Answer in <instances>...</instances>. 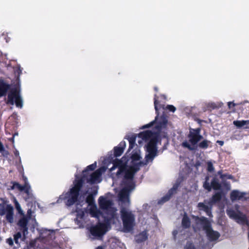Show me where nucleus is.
Masks as SVG:
<instances>
[{"instance_id":"a878e982","label":"nucleus","mask_w":249,"mask_h":249,"mask_svg":"<svg viewBox=\"0 0 249 249\" xmlns=\"http://www.w3.org/2000/svg\"><path fill=\"white\" fill-rule=\"evenodd\" d=\"M97 191H95L92 194H89L87 196L86 199V202L88 204L89 206H95L94 195H95Z\"/></svg>"},{"instance_id":"79ce46f5","label":"nucleus","mask_w":249,"mask_h":249,"mask_svg":"<svg viewBox=\"0 0 249 249\" xmlns=\"http://www.w3.org/2000/svg\"><path fill=\"white\" fill-rule=\"evenodd\" d=\"M214 167L211 162H208L207 163V171L210 172H213L214 171Z\"/></svg>"},{"instance_id":"412c9836","label":"nucleus","mask_w":249,"mask_h":249,"mask_svg":"<svg viewBox=\"0 0 249 249\" xmlns=\"http://www.w3.org/2000/svg\"><path fill=\"white\" fill-rule=\"evenodd\" d=\"M148 234L146 230H144L136 236L135 240L137 243H141L148 239Z\"/></svg>"},{"instance_id":"3c124183","label":"nucleus","mask_w":249,"mask_h":249,"mask_svg":"<svg viewBox=\"0 0 249 249\" xmlns=\"http://www.w3.org/2000/svg\"><path fill=\"white\" fill-rule=\"evenodd\" d=\"M116 168H117L116 166H114V165L113 164V166L110 168V171H112L113 170H114Z\"/></svg>"},{"instance_id":"ea45409f","label":"nucleus","mask_w":249,"mask_h":249,"mask_svg":"<svg viewBox=\"0 0 249 249\" xmlns=\"http://www.w3.org/2000/svg\"><path fill=\"white\" fill-rule=\"evenodd\" d=\"M22 234L20 232H18L14 235V240L16 244L18 243V239L21 237Z\"/></svg>"},{"instance_id":"72a5a7b5","label":"nucleus","mask_w":249,"mask_h":249,"mask_svg":"<svg viewBox=\"0 0 249 249\" xmlns=\"http://www.w3.org/2000/svg\"><path fill=\"white\" fill-rule=\"evenodd\" d=\"M13 202L15 204V208L17 210L18 213L20 215H24V213L21 208L20 205L15 197H14L13 198Z\"/></svg>"},{"instance_id":"f8f14e48","label":"nucleus","mask_w":249,"mask_h":249,"mask_svg":"<svg viewBox=\"0 0 249 249\" xmlns=\"http://www.w3.org/2000/svg\"><path fill=\"white\" fill-rule=\"evenodd\" d=\"M181 181V180H177L174 184L172 188L168 191L167 194L161 198L159 203H163L168 201L174 194H176L177 190L180 185Z\"/></svg>"},{"instance_id":"2f4dec72","label":"nucleus","mask_w":249,"mask_h":249,"mask_svg":"<svg viewBox=\"0 0 249 249\" xmlns=\"http://www.w3.org/2000/svg\"><path fill=\"white\" fill-rule=\"evenodd\" d=\"M233 124L238 128H241L243 126L249 124V120L234 121Z\"/></svg>"},{"instance_id":"9d476101","label":"nucleus","mask_w":249,"mask_h":249,"mask_svg":"<svg viewBox=\"0 0 249 249\" xmlns=\"http://www.w3.org/2000/svg\"><path fill=\"white\" fill-rule=\"evenodd\" d=\"M107 225L102 223H99L94 226H92L90 229V232L92 235L95 237H101L107 231Z\"/></svg>"},{"instance_id":"a211bd4d","label":"nucleus","mask_w":249,"mask_h":249,"mask_svg":"<svg viewBox=\"0 0 249 249\" xmlns=\"http://www.w3.org/2000/svg\"><path fill=\"white\" fill-rule=\"evenodd\" d=\"M125 146L126 143L125 141H123L120 142L118 146L114 147L113 148V157H118L121 156L124 152Z\"/></svg>"},{"instance_id":"e433bc0d","label":"nucleus","mask_w":249,"mask_h":249,"mask_svg":"<svg viewBox=\"0 0 249 249\" xmlns=\"http://www.w3.org/2000/svg\"><path fill=\"white\" fill-rule=\"evenodd\" d=\"M141 158L140 154L137 152L132 153L131 156V159L132 161H138L141 159Z\"/></svg>"},{"instance_id":"7ed1b4c3","label":"nucleus","mask_w":249,"mask_h":249,"mask_svg":"<svg viewBox=\"0 0 249 249\" xmlns=\"http://www.w3.org/2000/svg\"><path fill=\"white\" fill-rule=\"evenodd\" d=\"M73 186L70 188L69 191L60 196V198L65 201L67 206H71L79 201L80 192L84 185L81 179H75L73 181Z\"/></svg>"},{"instance_id":"4468645a","label":"nucleus","mask_w":249,"mask_h":249,"mask_svg":"<svg viewBox=\"0 0 249 249\" xmlns=\"http://www.w3.org/2000/svg\"><path fill=\"white\" fill-rule=\"evenodd\" d=\"M28 220L26 217L23 216L18 220V225L20 227V230L22 231L24 238H26V235L28 234Z\"/></svg>"},{"instance_id":"b1692460","label":"nucleus","mask_w":249,"mask_h":249,"mask_svg":"<svg viewBox=\"0 0 249 249\" xmlns=\"http://www.w3.org/2000/svg\"><path fill=\"white\" fill-rule=\"evenodd\" d=\"M222 192H219L215 193L212 196L210 200L209 204H212L216 203L219 202L222 198Z\"/></svg>"},{"instance_id":"6e6d98bb","label":"nucleus","mask_w":249,"mask_h":249,"mask_svg":"<svg viewBox=\"0 0 249 249\" xmlns=\"http://www.w3.org/2000/svg\"><path fill=\"white\" fill-rule=\"evenodd\" d=\"M138 142L140 144L141 143V141H139Z\"/></svg>"},{"instance_id":"20e7f679","label":"nucleus","mask_w":249,"mask_h":249,"mask_svg":"<svg viewBox=\"0 0 249 249\" xmlns=\"http://www.w3.org/2000/svg\"><path fill=\"white\" fill-rule=\"evenodd\" d=\"M200 128H191L188 135L189 142L187 141H184L181 143L182 146L190 151L196 150L198 142L203 139V136L200 134Z\"/></svg>"},{"instance_id":"423d86ee","label":"nucleus","mask_w":249,"mask_h":249,"mask_svg":"<svg viewBox=\"0 0 249 249\" xmlns=\"http://www.w3.org/2000/svg\"><path fill=\"white\" fill-rule=\"evenodd\" d=\"M8 103L13 105L14 104L18 107L21 108L23 106V101L20 95V92L17 89H13L8 94Z\"/></svg>"},{"instance_id":"a19ab883","label":"nucleus","mask_w":249,"mask_h":249,"mask_svg":"<svg viewBox=\"0 0 249 249\" xmlns=\"http://www.w3.org/2000/svg\"><path fill=\"white\" fill-rule=\"evenodd\" d=\"M185 249H196V248L193 243L187 242L185 247Z\"/></svg>"},{"instance_id":"5701e85b","label":"nucleus","mask_w":249,"mask_h":249,"mask_svg":"<svg viewBox=\"0 0 249 249\" xmlns=\"http://www.w3.org/2000/svg\"><path fill=\"white\" fill-rule=\"evenodd\" d=\"M198 219L200 222V224L202 225L203 229L205 231V232L209 230V229H210L211 228H212L211 223L206 217H198Z\"/></svg>"},{"instance_id":"4be33fe9","label":"nucleus","mask_w":249,"mask_h":249,"mask_svg":"<svg viewBox=\"0 0 249 249\" xmlns=\"http://www.w3.org/2000/svg\"><path fill=\"white\" fill-rule=\"evenodd\" d=\"M198 219L200 222V224L202 225L203 229L205 231V232L209 230V229H210L211 228H212L211 223L206 217H198Z\"/></svg>"},{"instance_id":"cd10ccee","label":"nucleus","mask_w":249,"mask_h":249,"mask_svg":"<svg viewBox=\"0 0 249 249\" xmlns=\"http://www.w3.org/2000/svg\"><path fill=\"white\" fill-rule=\"evenodd\" d=\"M182 227L184 229H188L190 227L191 220L187 215H184L181 222Z\"/></svg>"},{"instance_id":"c9c22d12","label":"nucleus","mask_w":249,"mask_h":249,"mask_svg":"<svg viewBox=\"0 0 249 249\" xmlns=\"http://www.w3.org/2000/svg\"><path fill=\"white\" fill-rule=\"evenodd\" d=\"M0 153H1L3 156L7 157L9 154V152L5 150L2 143L0 141Z\"/></svg>"},{"instance_id":"c03bdc74","label":"nucleus","mask_w":249,"mask_h":249,"mask_svg":"<svg viewBox=\"0 0 249 249\" xmlns=\"http://www.w3.org/2000/svg\"><path fill=\"white\" fill-rule=\"evenodd\" d=\"M204 212L206 213L207 215L210 216L212 215L211 208L209 207L207 208V210H204Z\"/></svg>"},{"instance_id":"8fccbe9b","label":"nucleus","mask_w":249,"mask_h":249,"mask_svg":"<svg viewBox=\"0 0 249 249\" xmlns=\"http://www.w3.org/2000/svg\"><path fill=\"white\" fill-rule=\"evenodd\" d=\"M14 154L16 157H18L19 156V152L17 150H16L14 152Z\"/></svg>"},{"instance_id":"473e14b6","label":"nucleus","mask_w":249,"mask_h":249,"mask_svg":"<svg viewBox=\"0 0 249 249\" xmlns=\"http://www.w3.org/2000/svg\"><path fill=\"white\" fill-rule=\"evenodd\" d=\"M143 164V162L140 161L134 163L133 165L130 166L129 168L135 174L140 170V167Z\"/></svg>"},{"instance_id":"aec40b11","label":"nucleus","mask_w":249,"mask_h":249,"mask_svg":"<svg viewBox=\"0 0 249 249\" xmlns=\"http://www.w3.org/2000/svg\"><path fill=\"white\" fill-rule=\"evenodd\" d=\"M10 86L2 79H0V97L6 95Z\"/></svg>"},{"instance_id":"49530a36","label":"nucleus","mask_w":249,"mask_h":249,"mask_svg":"<svg viewBox=\"0 0 249 249\" xmlns=\"http://www.w3.org/2000/svg\"><path fill=\"white\" fill-rule=\"evenodd\" d=\"M235 106V104L233 102H230L228 103V107L230 108L232 107H234Z\"/></svg>"},{"instance_id":"58836bf2","label":"nucleus","mask_w":249,"mask_h":249,"mask_svg":"<svg viewBox=\"0 0 249 249\" xmlns=\"http://www.w3.org/2000/svg\"><path fill=\"white\" fill-rule=\"evenodd\" d=\"M197 207L198 208L199 210H201V211H204V210H207V208H208L209 206H208L207 205L204 204L202 202H199L197 204Z\"/></svg>"},{"instance_id":"f257e3e1","label":"nucleus","mask_w":249,"mask_h":249,"mask_svg":"<svg viewBox=\"0 0 249 249\" xmlns=\"http://www.w3.org/2000/svg\"><path fill=\"white\" fill-rule=\"evenodd\" d=\"M123 174L124 176L122 180V184L124 186L119 193V196L121 199L128 197L130 192L135 187V183L134 181L135 174L129 168H127L126 166L121 167L116 173V175L118 177Z\"/></svg>"},{"instance_id":"c85d7f7f","label":"nucleus","mask_w":249,"mask_h":249,"mask_svg":"<svg viewBox=\"0 0 249 249\" xmlns=\"http://www.w3.org/2000/svg\"><path fill=\"white\" fill-rule=\"evenodd\" d=\"M212 189L214 190H217L221 189V184L219 182V180L216 178L214 177L211 181Z\"/></svg>"},{"instance_id":"a18cd8bd","label":"nucleus","mask_w":249,"mask_h":249,"mask_svg":"<svg viewBox=\"0 0 249 249\" xmlns=\"http://www.w3.org/2000/svg\"><path fill=\"white\" fill-rule=\"evenodd\" d=\"M0 200L2 201V204L4 205H5V204H7L9 202L6 199L4 198H0Z\"/></svg>"},{"instance_id":"1a4fd4ad","label":"nucleus","mask_w":249,"mask_h":249,"mask_svg":"<svg viewBox=\"0 0 249 249\" xmlns=\"http://www.w3.org/2000/svg\"><path fill=\"white\" fill-rule=\"evenodd\" d=\"M104 171V168L100 167L92 173L91 174L89 175V176H87V178H85L84 179V184L86 181L87 183H89L90 184L100 182L101 180L100 178L101 175Z\"/></svg>"},{"instance_id":"864d4df0","label":"nucleus","mask_w":249,"mask_h":249,"mask_svg":"<svg viewBox=\"0 0 249 249\" xmlns=\"http://www.w3.org/2000/svg\"><path fill=\"white\" fill-rule=\"evenodd\" d=\"M97 249H103L102 247H98Z\"/></svg>"},{"instance_id":"f704fd0d","label":"nucleus","mask_w":249,"mask_h":249,"mask_svg":"<svg viewBox=\"0 0 249 249\" xmlns=\"http://www.w3.org/2000/svg\"><path fill=\"white\" fill-rule=\"evenodd\" d=\"M209 177L208 176L206 177L205 180L203 182V188L207 190L208 192H210L212 190V186L211 183L210 184L209 182Z\"/></svg>"},{"instance_id":"9b49d317","label":"nucleus","mask_w":249,"mask_h":249,"mask_svg":"<svg viewBox=\"0 0 249 249\" xmlns=\"http://www.w3.org/2000/svg\"><path fill=\"white\" fill-rule=\"evenodd\" d=\"M158 96L157 95V94H155L154 95V102L156 113L157 114V116L155 118V119L154 121L150 122V123L142 126V128L145 129V128H149V127H151V126H152L154 125V124L156 122H157V120L158 116L159 115V109H160V108L164 109L165 108V107H164L165 106L164 105H161V104H159V102L158 100Z\"/></svg>"},{"instance_id":"7c9ffc66","label":"nucleus","mask_w":249,"mask_h":249,"mask_svg":"<svg viewBox=\"0 0 249 249\" xmlns=\"http://www.w3.org/2000/svg\"><path fill=\"white\" fill-rule=\"evenodd\" d=\"M211 142L207 140H204L197 144V147H198L201 149H207L209 147Z\"/></svg>"},{"instance_id":"5fc2aeb1","label":"nucleus","mask_w":249,"mask_h":249,"mask_svg":"<svg viewBox=\"0 0 249 249\" xmlns=\"http://www.w3.org/2000/svg\"><path fill=\"white\" fill-rule=\"evenodd\" d=\"M161 96L164 98V99H165L166 98V97L164 95H162Z\"/></svg>"},{"instance_id":"4c0bfd02","label":"nucleus","mask_w":249,"mask_h":249,"mask_svg":"<svg viewBox=\"0 0 249 249\" xmlns=\"http://www.w3.org/2000/svg\"><path fill=\"white\" fill-rule=\"evenodd\" d=\"M90 213L93 217H98V215L101 213L100 211L97 210L95 206V208L91 209Z\"/></svg>"},{"instance_id":"ddd939ff","label":"nucleus","mask_w":249,"mask_h":249,"mask_svg":"<svg viewBox=\"0 0 249 249\" xmlns=\"http://www.w3.org/2000/svg\"><path fill=\"white\" fill-rule=\"evenodd\" d=\"M24 180L25 183L24 185H21L19 183L15 181L11 182V183L12 184V186L11 187V189L13 190L17 189L18 191L20 192L24 191L27 195H29L31 187L27 182V178H26Z\"/></svg>"},{"instance_id":"dca6fc26","label":"nucleus","mask_w":249,"mask_h":249,"mask_svg":"<svg viewBox=\"0 0 249 249\" xmlns=\"http://www.w3.org/2000/svg\"><path fill=\"white\" fill-rule=\"evenodd\" d=\"M98 203L100 208L103 210H108L112 205V203L111 200L107 199V198L103 196L99 197Z\"/></svg>"},{"instance_id":"09e8293b","label":"nucleus","mask_w":249,"mask_h":249,"mask_svg":"<svg viewBox=\"0 0 249 249\" xmlns=\"http://www.w3.org/2000/svg\"><path fill=\"white\" fill-rule=\"evenodd\" d=\"M216 142L221 146H223L224 144V142L222 141L218 140Z\"/></svg>"},{"instance_id":"603ef678","label":"nucleus","mask_w":249,"mask_h":249,"mask_svg":"<svg viewBox=\"0 0 249 249\" xmlns=\"http://www.w3.org/2000/svg\"><path fill=\"white\" fill-rule=\"evenodd\" d=\"M155 91L158 92V88L157 87H155L154 88Z\"/></svg>"},{"instance_id":"6e6552de","label":"nucleus","mask_w":249,"mask_h":249,"mask_svg":"<svg viewBox=\"0 0 249 249\" xmlns=\"http://www.w3.org/2000/svg\"><path fill=\"white\" fill-rule=\"evenodd\" d=\"M5 215V218L7 222L12 224L14 222V208L11 204L6 206L0 204V215Z\"/></svg>"},{"instance_id":"39448f33","label":"nucleus","mask_w":249,"mask_h":249,"mask_svg":"<svg viewBox=\"0 0 249 249\" xmlns=\"http://www.w3.org/2000/svg\"><path fill=\"white\" fill-rule=\"evenodd\" d=\"M121 217L123 221L124 230L129 232L133 229L135 222V216L131 212L122 208L120 211Z\"/></svg>"},{"instance_id":"6ab92c4d","label":"nucleus","mask_w":249,"mask_h":249,"mask_svg":"<svg viewBox=\"0 0 249 249\" xmlns=\"http://www.w3.org/2000/svg\"><path fill=\"white\" fill-rule=\"evenodd\" d=\"M206 235L210 241L217 240L220 236V234L217 231L213 230L212 228L206 231Z\"/></svg>"},{"instance_id":"393cba45","label":"nucleus","mask_w":249,"mask_h":249,"mask_svg":"<svg viewBox=\"0 0 249 249\" xmlns=\"http://www.w3.org/2000/svg\"><path fill=\"white\" fill-rule=\"evenodd\" d=\"M167 123V120L164 116H161L160 120L157 122V125L156 127L159 129H161L162 128L165 127Z\"/></svg>"},{"instance_id":"bb28decb","label":"nucleus","mask_w":249,"mask_h":249,"mask_svg":"<svg viewBox=\"0 0 249 249\" xmlns=\"http://www.w3.org/2000/svg\"><path fill=\"white\" fill-rule=\"evenodd\" d=\"M108 158L109 159H110L109 160L110 161H112L114 166H116L118 168V170H119L121 167L126 166V165L123 164V162L121 160H118L117 159L113 160V159L114 157H112V155H110Z\"/></svg>"},{"instance_id":"2eb2a0df","label":"nucleus","mask_w":249,"mask_h":249,"mask_svg":"<svg viewBox=\"0 0 249 249\" xmlns=\"http://www.w3.org/2000/svg\"><path fill=\"white\" fill-rule=\"evenodd\" d=\"M246 194L245 192H240L238 190H234L231 192L230 198L232 202L237 200H247L248 198L245 197Z\"/></svg>"},{"instance_id":"de8ad7c7","label":"nucleus","mask_w":249,"mask_h":249,"mask_svg":"<svg viewBox=\"0 0 249 249\" xmlns=\"http://www.w3.org/2000/svg\"><path fill=\"white\" fill-rule=\"evenodd\" d=\"M7 243L11 246L13 245V241L11 238H9L7 239Z\"/></svg>"},{"instance_id":"37998d69","label":"nucleus","mask_w":249,"mask_h":249,"mask_svg":"<svg viewBox=\"0 0 249 249\" xmlns=\"http://www.w3.org/2000/svg\"><path fill=\"white\" fill-rule=\"evenodd\" d=\"M165 108L172 112H174L176 110V108L173 105H167Z\"/></svg>"},{"instance_id":"f03ea898","label":"nucleus","mask_w":249,"mask_h":249,"mask_svg":"<svg viewBox=\"0 0 249 249\" xmlns=\"http://www.w3.org/2000/svg\"><path fill=\"white\" fill-rule=\"evenodd\" d=\"M138 137L145 141L149 140V142L146 145V152L148 154L145 157V164H146L149 162H152L155 157L158 155V153L157 146V137L154 136V133L150 130L140 132L138 134Z\"/></svg>"},{"instance_id":"c756f323","label":"nucleus","mask_w":249,"mask_h":249,"mask_svg":"<svg viewBox=\"0 0 249 249\" xmlns=\"http://www.w3.org/2000/svg\"><path fill=\"white\" fill-rule=\"evenodd\" d=\"M136 136L135 135H133L130 137H128L127 140L129 142V148L127 151V153L130 151L133 147L135 146L136 143Z\"/></svg>"},{"instance_id":"0eeeda50","label":"nucleus","mask_w":249,"mask_h":249,"mask_svg":"<svg viewBox=\"0 0 249 249\" xmlns=\"http://www.w3.org/2000/svg\"><path fill=\"white\" fill-rule=\"evenodd\" d=\"M227 213L229 216L234 219L237 223L242 225H249V222L246 215L240 211H235L230 209L227 211Z\"/></svg>"},{"instance_id":"f3484780","label":"nucleus","mask_w":249,"mask_h":249,"mask_svg":"<svg viewBox=\"0 0 249 249\" xmlns=\"http://www.w3.org/2000/svg\"><path fill=\"white\" fill-rule=\"evenodd\" d=\"M97 166L96 162L95 161L93 163L88 165L86 169H85L82 172V175L80 178H78L76 177V178L77 179H81L83 183H84V179L85 178H87V176H89V171H93Z\"/></svg>"}]
</instances>
